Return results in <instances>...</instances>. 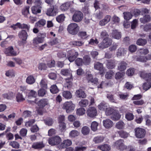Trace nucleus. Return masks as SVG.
Returning <instances> with one entry per match:
<instances>
[{
  "label": "nucleus",
  "instance_id": "nucleus-41",
  "mask_svg": "<svg viewBox=\"0 0 151 151\" xmlns=\"http://www.w3.org/2000/svg\"><path fill=\"white\" fill-rule=\"evenodd\" d=\"M29 7L28 6H26L24 8L22 11V14L25 17H27L29 13Z\"/></svg>",
  "mask_w": 151,
  "mask_h": 151
},
{
  "label": "nucleus",
  "instance_id": "nucleus-40",
  "mask_svg": "<svg viewBox=\"0 0 151 151\" xmlns=\"http://www.w3.org/2000/svg\"><path fill=\"white\" fill-rule=\"evenodd\" d=\"M89 101L87 99H82L79 103V105L81 107H86L88 104Z\"/></svg>",
  "mask_w": 151,
  "mask_h": 151
},
{
  "label": "nucleus",
  "instance_id": "nucleus-24",
  "mask_svg": "<svg viewBox=\"0 0 151 151\" xmlns=\"http://www.w3.org/2000/svg\"><path fill=\"white\" fill-rule=\"evenodd\" d=\"M16 25L17 26V27L19 29H26L28 31H29L30 28L29 25L24 23L21 24L20 23L17 22L16 23Z\"/></svg>",
  "mask_w": 151,
  "mask_h": 151
},
{
  "label": "nucleus",
  "instance_id": "nucleus-31",
  "mask_svg": "<svg viewBox=\"0 0 151 151\" xmlns=\"http://www.w3.org/2000/svg\"><path fill=\"white\" fill-rule=\"evenodd\" d=\"M124 126L125 124L122 121H120L117 122L115 125L116 127L119 129H123L124 127Z\"/></svg>",
  "mask_w": 151,
  "mask_h": 151
},
{
  "label": "nucleus",
  "instance_id": "nucleus-54",
  "mask_svg": "<svg viewBox=\"0 0 151 151\" xmlns=\"http://www.w3.org/2000/svg\"><path fill=\"white\" fill-rule=\"evenodd\" d=\"M124 73L117 72L115 75V78L116 80L120 79L124 76Z\"/></svg>",
  "mask_w": 151,
  "mask_h": 151
},
{
  "label": "nucleus",
  "instance_id": "nucleus-18",
  "mask_svg": "<svg viewBox=\"0 0 151 151\" xmlns=\"http://www.w3.org/2000/svg\"><path fill=\"white\" fill-rule=\"evenodd\" d=\"M18 36L21 39L27 40L28 35L25 30L22 29L19 32Z\"/></svg>",
  "mask_w": 151,
  "mask_h": 151
},
{
  "label": "nucleus",
  "instance_id": "nucleus-45",
  "mask_svg": "<svg viewBox=\"0 0 151 151\" xmlns=\"http://www.w3.org/2000/svg\"><path fill=\"white\" fill-rule=\"evenodd\" d=\"M147 43V41L146 39H139L137 41V43L138 45H144Z\"/></svg>",
  "mask_w": 151,
  "mask_h": 151
},
{
  "label": "nucleus",
  "instance_id": "nucleus-47",
  "mask_svg": "<svg viewBox=\"0 0 151 151\" xmlns=\"http://www.w3.org/2000/svg\"><path fill=\"white\" fill-rule=\"evenodd\" d=\"M70 45L74 46H80L83 44V42L81 41H76L70 42Z\"/></svg>",
  "mask_w": 151,
  "mask_h": 151
},
{
  "label": "nucleus",
  "instance_id": "nucleus-17",
  "mask_svg": "<svg viewBox=\"0 0 151 151\" xmlns=\"http://www.w3.org/2000/svg\"><path fill=\"white\" fill-rule=\"evenodd\" d=\"M76 95L78 98H84L86 97V94L81 89L79 88L76 91L75 93Z\"/></svg>",
  "mask_w": 151,
  "mask_h": 151
},
{
  "label": "nucleus",
  "instance_id": "nucleus-7",
  "mask_svg": "<svg viewBox=\"0 0 151 151\" xmlns=\"http://www.w3.org/2000/svg\"><path fill=\"white\" fill-rule=\"evenodd\" d=\"M78 55V52L73 50H69L67 54L68 60L70 62H72L75 60Z\"/></svg>",
  "mask_w": 151,
  "mask_h": 151
},
{
  "label": "nucleus",
  "instance_id": "nucleus-51",
  "mask_svg": "<svg viewBox=\"0 0 151 151\" xmlns=\"http://www.w3.org/2000/svg\"><path fill=\"white\" fill-rule=\"evenodd\" d=\"M65 17L64 14H61L58 16L56 18V19L58 22H63L65 19Z\"/></svg>",
  "mask_w": 151,
  "mask_h": 151
},
{
  "label": "nucleus",
  "instance_id": "nucleus-12",
  "mask_svg": "<svg viewBox=\"0 0 151 151\" xmlns=\"http://www.w3.org/2000/svg\"><path fill=\"white\" fill-rule=\"evenodd\" d=\"M87 113L88 116L93 118L96 115L97 111L96 109L93 107H90L88 109Z\"/></svg>",
  "mask_w": 151,
  "mask_h": 151
},
{
  "label": "nucleus",
  "instance_id": "nucleus-20",
  "mask_svg": "<svg viewBox=\"0 0 151 151\" xmlns=\"http://www.w3.org/2000/svg\"><path fill=\"white\" fill-rule=\"evenodd\" d=\"M127 65V64L126 62L121 61L118 64V69L120 71H123L126 69Z\"/></svg>",
  "mask_w": 151,
  "mask_h": 151
},
{
  "label": "nucleus",
  "instance_id": "nucleus-64",
  "mask_svg": "<svg viewBox=\"0 0 151 151\" xmlns=\"http://www.w3.org/2000/svg\"><path fill=\"white\" fill-rule=\"evenodd\" d=\"M35 6L39 8H42L43 3L41 0H35Z\"/></svg>",
  "mask_w": 151,
  "mask_h": 151
},
{
  "label": "nucleus",
  "instance_id": "nucleus-2",
  "mask_svg": "<svg viewBox=\"0 0 151 151\" xmlns=\"http://www.w3.org/2000/svg\"><path fill=\"white\" fill-rule=\"evenodd\" d=\"M112 41L109 38H104L102 42L99 45V47L101 49H103L109 47L112 44Z\"/></svg>",
  "mask_w": 151,
  "mask_h": 151
},
{
  "label": "nucleus",
  "instance_id": "nucleus-11",
  "mask_svg": "<svg viewBox=\"0 0 151 151\" xmlns=\"http://www.w3.org/2000/svg\"><path fill=\"white\" fill-rule=\"evenodd\" d=\"M58 9L54 6L48 9L47 11L46 14L49 16H55L58 12Z\"/></svg>",
  "mask_w": 151,
  "mask_h": 151
},
{
  "label": "nucleus",
  "instance_id": "nucleus-50",
  "mask_svg": "<svg viewBox=\"0 0 151 151\" xmlns=\"http://www.w3.org/2000/svg\"><path fill=\"white\" fill-rule=\"evenodd\" d=\"M107 106L106 104L104 101L101 102L98 106L99 109L101 110L106 109L107 108Z\"/></svg>",
  "mask_w": 151,
  "mask_h": 151
},
{
  "label": "nucleus",
  "instance_id": "nucleus-29",
  "mask_svg": "<svg viewBox=\"0 0 151 151\" xmlns=\"http://www.w3.org/2000/svg\"><path fill=\"white\" fill-rule=\"evenodd\" d=\"M151 19L150 17L148 14L145 15L143 18H140V20L141 23H145L147 22L150 21Z\"/></svg>",
  "mask_w": 151,
  "mask_h": 151
},
{
  "label": "nucleus",
  "instance_id": "nucleus-35",
  "mask_svg": "<svg viewBox=\"0 0 151 151\" xmlns=\"http://www.w3.org/2000/svg\"><path fill=\"white\" fill-rule=\"evenodd\" d=\"M104 139V138L101 136H97L94 137L93 139V141L95 143H99L102 142Z\"/></svg>",
  "mask_w": 151,
  "mask_h": 151
},
{
  "label": "nucleus",
  "instance_id": "nucleus-22",
  "mask_svg": "<svg viewBox=\"0 0 151 151\" xmlns=\"http://www.w3.org/2000/svg\"><path fill=\"white\" fill-rule=\"evenodd\" d=\"M97 148L102 151H109L111 149L110 146L106 144L99 146Z\"/></svg>",
  "mask_w": 151,
  "mask_h": 151
},
{
  "label": "nucleus",
  "instance_id": "nucleus-58",
  "mask_svg": "<svg viewBox=\"0 0 151 151\" xmlns=\"http://www.w3.org/2000/svg\"><path fill=\"white\" fill-rule=\"evenodd\" d=\"M126 118L128 121H131L134 119V116L132 113L128 112L125 115Z\"/></svg>",
  "mask_w": 151,
  "mask_h": 151
},
{
  "label": "nucleus",
  "instance_id": "nucleus-26",
  "mask_svg": "<svg viewBox=\"0 0 151 151\" xmlns=\"http://www.w3.org/2000/svg\"><path fill=\"white\" fill-rule=\"evenodd\" d=\"M35 79L32 75H30L28 76L26 80V83L30 85L33 84L35 83Z\"/></svg>",
  "mask_w": 151,
  "mask_h": 151
},
{
  "label": "nucleus",
  "instance_id": "nucleus-19",
  "mask_svg": "<svg viewBox=\"0 0 151 151\" xmlns=\"http://www.w3.org/2000/svg\"><path fill=\"white\" fill-rule=\"evenodd\" d=\"M45 147L42 142H37L33 143L32 147L35 149H41Z\"/></svg>",
  "mask_w": 151,
  "mask_h": 151
},
{
  "label": "nucleus",
  "instance_id": "nucleus-5",
  "mask_svg": "<svg viewBox=\"0 0 151 151\" xmlns=\"http://www.w3.org/2000/svg\"><path fill=\"white\" fill-rule=\"evenodd\" d=\"M75 108V106L71 101L65 102L63 104V109L66 110L68 113H70L73 111Z\"/></svg>",
  "mask_w": 151,
  "mask_h": 151
},
{
  "label": "nucleus",
  "instance_id": "nucleus-56",
  "mask_svg": "<svg viewBox=\"0 0 151 151\" xmlns=\"http://www.w3.org/2000/svg\"><path fill=\"white\" fill-rule=\"evenodd\" d=\"M79 135V132L76 130H72L69 133L70 136L73 137H75L78 136Z\"/></svg>",
  "mask_w": 151,
  "mask_h": 151
},
{
  "label": "nucleus",
  "instance_id": "nucleus-42",
  "mask_svg": "<svg viewBox=\"0 0 151 151\" xmlns=\"http://www.w3.org/2000/svg\"><path fill=\"white\" fill-rule=\"evenodd\" d=\"M41 9L35 6H34L31 8L32 13L34 14L40 13L41 12Z\"/></svg>",
  "mask_w": 151,
  "mask_h": 151
},
{
  "label": "nucleus",
  "instance_id": "nucleus-30",
  "mask_svg": "<svg viewBox=\"0 0 151 151\" xmlns=\"http://www.w3.org/2000/svg\"><path fill=\"white\" fill-rule=\"evenodd\" d=\"M70 6V3L68 2L63 4L60 7V9L63 11L67 10Z\"/></svg>",
  "mask_w": 151,
  "mask_h": 151
},
{
  "label": "nucleus",
  "instance_id": "nucleus-27",
  "mask_svg": "<svg viewBox=\"0 0 151 151\" xmlns=\"http://www.w3.org/2000/svg\"><path fill=\"white\" fill-rule=\"evenodd\" d=\"M60 73L63 76L72 77V75L71 71L67 69H62L61 70Z\"/></svg>",
  "mask_w": 151,
  "mask_h": 151
},
{
  "label": "nucleus",
  "instance_id": "nucleus-13",
  "mask_svg": "<svg viewBox=\"0 0 151 151\" xmlns=\"http://www.w3.org/2000/svg\"><path fill=\"white\" fill-rule=\"evenodd\" d=\"M86 76L88 81V83L91 82L94 84H96L97 83L98 79L96 78H93L92 75L91 73H86Z\"/></svg>",
  "mask_w": 151,
  "mask_h": 151
},
{
  "label": "nucleus",
  "instance_id": "nucleus-37",
  "mask_svg": "<svg viewBox=\"0 0 151 151\" xmlns=\"http://www.w3.org/2000/svg\"><path fill=\"white\" fill-rule=\"evenodd\" d=\"M112 34V37L115 39H119L121 37L120 32H118L116 30L113 31Z\"/></svg>",
  "mask_w": 151,
  "mask_h": 151
},
{
  "label": "nucleus",
  "instance_id": "nucleus-21",
  "mask_svg": "<svg viewBox=\"0 0 151 151\" xmlns=\"http://www.w3.org/2000/svg\"><path fill=\"white\" fill-rule=\"evenodd\" d=\"M48 104V101L46 99H43L40 100L37 103V104L40 108H43Z\"/></svg>",
  "mask_w": 151,
  "mask_h": 151
},
{
  "label": "nucleus",
  "instance_id": "nucleus-15",
  "mask_svg": "<svg viewBox=\"0 0 151 151\" xmlns=\"http://www.w3.org/2000/svg\"><path fill=\"white\" fill-rule=\"evenodd\" d=\"M103 125L106 129L111 128L113 125V123L109 119H106L103 121Z\"/></svg>",
  "mask_w": 151,
  "mask_h": 151
},
{
  "label": "nucleus",
  "instance_id": "nucleus-63",
  "mask_svg": "<svg viewBox=\"0 0 151 151\" xmlns=\"http://www.w3.org/2000/svg\"><path fill=\"white\" fill-rule=\"evenodd\" d=\"M46 91L44 89H40L38 91V94L39 96H43L46 93Z\"/></svg>",
  "mask_w": 151,
  "mask_h": 151
},
{
  "label": "nucleus",
  "instance_id": "nucleus-36",
  "mask_svg": "<svg viewBox=\"0 0 151 151\" xmlns=\"http://www.w3.org/2000/svg\"><path fill=\"white\" fill-rule=\"evenodd\" d=\"M63 96L66 99H70L72 97L71 93L68 91H64L62 93Z\"/></svg>",
  "mask_w": 151,
  "mask_h": 151
},
{
  "label": "nucleus",
  "instance_id": "nucleus-10",
  "mask_svg": "<svg viewBox=\"0 0 151 151\" xmlns=\"http://www.w3.org/2000/svg\"><path fill=\"white\" fill-rule=\"evenodd\" d=\"M45 35L44 34L39 35L38 37L34 38L33 40V43L35 45L39 43H42L43 41Z\"/></svg>",
  "mask_w": 151,
  "mask_h": 151
},
{
  "label": "nucleus",
  "instance_id": "nucleus-46",
  "mask_svg": "<svg viewBox=\"0 0 151 151\" xmlns=\"http://www.w3.org/2000/svg\"><path fill=\"white\" fill-rule=\"evenodd\" d=\"M149 52L148 50L147 49H140L137 52L140 55H145L148 54Z\"/></svg>",
  "mask_w": 151,
  "mask_h": 151
},
{
  "label": "nucleus",
  "instance_id": "nucleus-9",
  "mask_svg": "<svg viewBox=\"0 0 151 151\" xmlns=\"http://www.w3.org/2000/svg\"><path fill=\"white\" fill-rule=\"evenodd\" d=\"M4 52L7 56H15L17 55V52L14 50L12 46H10L5 49Z\"/></svg>",
  "mask_w": 151,
  "mask_h": 151
},
{
  "label": "nucleus",
  "instance_id": "nucleus-59",
  "mask_svg": "<svg viewBox=\"0 0 151 151\" xmlns=\"http://www.w3.org/2000/svg\"><path fill=\"white\" fill-rule=\"evenodd\" d=\"M144 89L147 91L151 87V82L145 83L143 85Z\"/></svg>",
  "mask_w": 151,
  "mask_h": 151
},
{
  "label": "nucleus",
  "instance_id": "nucleus-60",
  "mask_svg": "<svg viewBox=\"0 0 151 151\" xmlns=\"http://www.w3.org/2000/svg\"><path fill=\"white\" fill-rule=\"evenodd\" d=\"M79 36L82 39H86L87 38L89 35L86 34V32H80L78 33Z\"/></svg>",
  "mask_w": 151,
  "mask_h": 151
},
{
  "label": "nucleus",
  "instance_id": "nucleus-28",
  "mask_svg": "<svg viewBox=\"0 0 151 151\" xmlns=\"http://www.w3.org/2000/svg\"><path fill=\"white\" fill-rule=\"evenodd\" d=\"M46 21L42 19L40 20L35 24V27H40L44 26L46 24Z\"/></svg>",
  "mask_w": 151,
  "mask_h": 151
},
{
  "label": "nucleus",
  "instance_id": "nucleus-39",
  "mask_svg": "<svg viewBox=\"0 0 151 151\" xmlns=\"http://www.w3.org/2000/svg\"><path fill=\"white\" fill-rule=\"evenodd\" d=\"M50 90L51 93L53 94H55L59 91V89L55 85H53L51 86Z\"/></svg>",
  "mask_w": 151,
  "mask_h": 151
},
{
  "label": "nucleus",
  "instance_id": "nucleus-4",
  "mask_svg": "<svg viewBox=\"0 0 151 151\" xmlns=\"http://www.w3.org/2000/svg\"><path fill=\"white\" fill-rule=\"evenodd\" d=\"M83 14L80 11L76 12L72 17V20L75 22H78L81 21L83 18Z\"/></svg>",
  "mask_w": 151,
  "mask_h": 151
},
{
  "label": "nucleus",
  "instance_id": "nucleus-23",
  "mask_svg": "<svg viewBox=\"0 0 151 151\" xmlns=\"http://www.w3.org/2000/svg\"><path fill=\"white\" fill-rule=\"evenodd\" d=\"M106 65L108 68L113 69L115 66V62L114 60H107Z\"/></svg>",
  "mask_w": 151,
  "mask_h": 151
},
{
  "label": "nucleus",
  "instance_id": "nucleus-3",
  "mask_svg": "<svg viewBox=\"0 0 151 151\" xmlns=\"http://www.w3.org/2000/svg\"><path fill=\"white\" fill-rule=\"evenodd\" d=\"M124 141L121 139L116 141L114 143V146L118 150L123 151L126 149L127 147L124 143Z\"/></svg>",
  "mask_w": 151,
  "mask_h": 151
},
{
  "label": "nucleus",
  "instance_id": "nucleus-38",
  "mask_svg": "<svg viewBox=\"0 0 151 151\" xmlns=\"http://www.w3.org/2000/svg\"><path fill=\"white\" fill-rule=\"evenodd\" d=\"M70 78H68L65 79L66 83L65 86L68 88H70L72 84V81L73 80V78L72 77L70 76Z\"/></svg>",
  "mask_w": 151,
  "mask_h": 151
},
{
  "label": "nucleus",
  "instance_id": "nucleus-6",
  "mask_svg": "<svg viewBox=\"0 0 151 151\" xmlns=\"http://www.w3.org/2000/svg\"><path fill=\"white\" fill-rule=\"evenodd\" d=\"M61 139L59 136H56L50 138L48 140L49 144L51 145H58L61 142Z\"/></svg>",
  "mask_w": 151,
  "mask_h": 151
},
{
  "label": "nucleus",
  "instance_id": "nucleus-33",
  "mask_svg": "<svg viewBox=\"0 0 151 151\" xmlns=\"http://www.w3.org/2000/svg\"><path fill=\"white\" fill-rule=\"evenodd\" d=\"M2 96L4 98L10 99L14 96V95L13 92H10L3 94Z\"/></svg>",
  "mask_w": 151,
  "mask_h": 151
},
{
  "label": "nucleus",
  "instance_id": "nucleus-32",
  "mask_svg": "<svg viewBox=\"0 0 151 151\" xmlns=\"http://www.w3.org/2000/svg\"><path fill=\"white\" fill-rule=\"evenodd\" d=\"M120 117V115L119 113L116 112H114L111 116V119L114 121L118 120Z\"/></svg>",
  "mask_w": 151,
  "mask_h": 151
},
{
  "label": "nucleus",
  "instance_id": "nucleus-48",
  "mask_svg": "<svg viewBox=\"0 0 151 151\" xmlns=\"http://www.w3.org/2000/svg\"><path fill=\"white\" fill-rule=\"evenodd\" d=\"M126 52L124 49L122 48H119L117 50L116 53V55L117 56H122L124 53Z\"/></svg>",
  "mask_w": 151,
  "mask_h": 151
},
{
  "label": "nucleus",
  "instance_id": "nucleus-34",
  "mask_svg": "<svg viewBox=\"0 0 151 151\" xmlns=\"http://www.w3.org/2000/svg\"><path fill=\"white\" fill-rule=\"evenodd\" d=\"M90 129L87 126H84L81 129L82 133L84 135H87L89 134Z\"/></svg>",
  "mask_w": 151,
  "mask_h": 151
},
{
  "label": "nucleus",
  "instance_id": "nucleus-61",
  "mask_svg": "<svg viewBox=\"0 0 151 151\" xmlns=\"http://www.w3.org/2000/svg\"><path fill=\"white\" fill-rule=\"evenodd\" d=\"M114 112V109L111 108H107L106 109L105 113L107 116H109L111 114H112Z\"/></svg>",
  "mask_w": 151,
  "mask_h": 151
},
{
  "label": "nucleus",
  "instance_id": "nucleus-16",
  "mask_svg": "<svg viewBox=\"0 0 151 151\" xmlns=\"http://www.w3.org/2000/svg\"><path fill=\"white\" fill-rule=\"evenodd\" d=\"M111 18V17L110 15H106L103 19L99 21V25L101 26L105 25L110 21Z\"/></svg>",
  "mask_w": 151,
  "mask_h": 151
},
{
  "label": "nucleus",
  "instance_id": "nucleus-1",
  "mask_svg": "<svg viewBox=\"0 0 151 151\" xmlns=\"http://www.w3.org/2000/svg\"><path fill=\"white\" fill-rule=\"evenodd\" d=\"M67 30L68 32L72 35H76L78 32L79 27L76 23H72L69 24Z\"/></svg>",
  "mask_w": 151,
  "mask_h": 151
},
{
  "label": "nucleus",
  "instance_id": "nucleus-44",
  "mask_svg": "<svg viewBox=\"0 0 151 151\" xmlns=\"http://www.w3.org/2000/svg\"><path fill=\"white\" fill-rule=\"evenodd\" d=\"M124 18L126 20L130 19L132 16V14L129 12H124L123 13Z\"/></svg>",
  "mask_w": 151,
  "mask_h": 151
},
{
  "label": "nucleus",
  "instance_id": "nucleus-43",
  "mask_svg": "<svg viewBox=\"0 0 151 151\" xmlns=\"http://www.w3.org/2000/svg\"><path fill=\"white\" fill-rule=\"evenodd\" d=\"M83 63L86 65L89 64L90 62V58L88 55H85L83 57Z\"/></svg>",
  "mask_w": 151,
  "mask_h": 151
},
{
  "label": "nucleus",
  "instance_id": "nucleus-62",
  "mask_svg": "<svg viewBox=\"0 0 151 151\" xmlns=\"http://www.w3.org/2000/svg\"><path fill=\"white\" fill-rule=\"evenodd\" d=\"M134 72V69L133 68H130L127 70L126 74L128 76H131L133 75Z\"/></svg>",
  "mask_w": 151,
  "mask_h": 151
},
{
  "label": "nucleus",
  "instance_id": "nucleus-8",
  "mask_svg": "<svg viewBox=\"0 0 151 151\" xmlns=\"http://www.w3.org/2000/svg\"><path fill=\"white\" fill-rule=\"evenodd\" d=\"M135 135L137 137L142 138L145 136V130L141 128H138L135 129Z\"/></svg>",
  "mask_w": 151,
  "mask_h": 151
},
{
  "label": "nucleus",
  "instance_id": "nucleus-25",
  "mask_svg": "<svg viewBox=\"0 0 151 151\" xmlns=\"http://www.w3.org/2000/svg\"><path fill=\"white\" fill-rule=\"evenodd\" d=\"M72 144L71 141L69 139L65 140L63 141L60 145L62 148H65L67 147L70 146Z\"/></svg>",
  "mask_w": 151,
  "mask_h": 151
},
{
  "label": "nucleus",
  "instance_id": "nucleus-57",
  "mask_svg": "<svg viewBox=\"0 0 151 151\" xmlns=\"http://www.w3.org/2000/svg\"><path fill=\"white\" fill-rule=\"evenodd\" d=\"M109 35L106 31L104 30L102 31L100 33V37L101 38L104 39L109 38Z\"/></svg>",
  "mask_w": 151,
  "mask_h": 151
},
{
  "label": "nucleus",
  "instance_id": "nucleus-53",
  "mask_svg": "<svg viewBox=\"0 0 151 151\" xmlns=\"http://www.w3.org/2000/svg\"><path fill=\"white\" fill-rule=\"evenodd\" d=\"M118 133L119 136L122 138H126L128 137V133L123 131L121 130L118 132Z\"/></svg>",
  "mask_w": 151,
  "mask_h": 151
},
{
  "label": "nucleus",
  "instance_id": "nucleus-14",
  "mask_svg": "<svg viewBox=\"0 0 151 151\" xmlns=\"http://www.w3.org/2000/svg\"><path fill=\"white\" fill-rule=\"evenodd\" d=\"M94 69L100 71V74L101 75L104 72L103 66L102 64L99 62L96 63L94 64Z\"/></svg>",
  "mask_w": 151,
  "mask_h": 151
},
{
  "label": "nucleus",
  "instance_id": "nucleus-52",
  "mask_svg": "<svg viewBox=\"0 0 151 151\" xmlns=\"http://www.w3.org/2000/svg\"><path fill=\"white\" fill-rule=\"evenodd\" d=\"M17 101L18 102H21L25 100V99L23 97L22 94L18 93L16 96Z\"/></svg>",
  "mask_w": 151,
  "mask_h": 151
},
{
  "label": "nucleus",
  "instance_id": "nucleus-55",
  "mask_svg": "<svg viewBox=\"0 0 151 151\" xmlns=\"http://www.w3.org/2000/svg\"><path fill=\"white\" fill-rule=\"evenodd\" d=\"M114 74V73L113 71L109 70L106 73L105 76V78L108 79H110Z\"/></svg>",
  "mask_w": 151,
  "mask_h": 151
},
{
  "label": "nucleus",
  "instance_id": "nucleus-49",
  "mask_svg": "<svg viewBox=\"0 0 151 151\" xmlns=\"http://www.w3.org/2000/svg\"><path fill=\"white\" fill-rule=\"evenodd\" d=\"M98 126V123L96 122H93L91 125V129L92 130L95 131L97 129V127Z\"/></svg>",
  "mask_w": 151,
  "mask_h": 151
}]
</instances>
